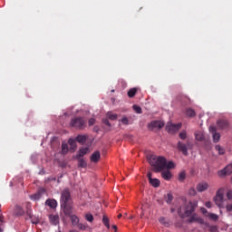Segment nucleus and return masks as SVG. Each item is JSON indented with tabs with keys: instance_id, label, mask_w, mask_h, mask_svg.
<instances>
[{
	"instance_id": "37",
	"label": "nucleus",
	"mask_w": 232,
	"mask_h": 232,
	"mask_svg": "<svg viewBox=\"0 0 232 232\" xmlns=\"http://www.w3.org/2000/svg\"><path fill=\"white\" fill-rule=\"evenodd\" d=\"M179 182H184L186 180V172L182 171L179 174Z\"/></svg>"
},
{
	"instance_id": "25",
	"label": "nucleus",
	"mask_w": 232,
	"mask_h": 232,
	"mask_svg": "<svg viewBox=\"0 0 232 232\" xmlns=\"http://www.w3.org/2000/svg\"><path fill=\"white\" fill-rule=\"evenodd\" d=\"M207 218L210 220H213L214 222H217V220H218V215L213 213L208 214Z\"/></svg>"
},
{
	"instance_id": "16",
	"label": "nucleus",
	"mask_w": 232,
	"mask_h": 232,
	"mask_svg": "<svg viewBox=\"0 0 232 232\" xmlns=\"http://www.w3.org/2000/svg\"><path fill=\"white\" fill-rule=\"evenodd\" d=\"M218 126L221 130H226V128H227L229 126V123L227 122V121L219 120V121H218Z\"/></svg>"
},
{
	"instance_id": "13",
	"label": "nucleus",
	"mask_w": 232,
	"mask_h": 232,
	"mask_svg": "<svg viewBox=\"0 0 232 232\" xmlns=\"http://www.w3.org/2000/svg\"><path fill=\"white\" fill-rule=\"evenodd\" d=\"M194 135H195L196 140H198L199 142H202V140H204L205 139L204 131L202 130H196Z\"/></svg>"
},
{
	"instance_id": "4",
	"label": "nucleus",
	"mask_w": 232,
	"mask_h": 232,
	"mask_svg": "<svg viewBox=\"0 0 232 232\" xmlns=\"http://www.w3.org/2000/svg\"><path fill=\"white\" fill-rule=\"evenodd\" d=\"M71 198L70 190L64 189L61 196V208H65L68 206V202H70Z\"/></svg>"
},
{
	"instance_id": "45",
	"label": "nucleus",
	"mask_w": 232,
	"mask_h": 232,
	"mask_svg": "<svg viewBox=\"0 0 232 232\" xmlns=\"http://www.w3.org/2000/svg\"><path fill=\"white\" fill-rule=\"evenodd\" d=\"M226 210H227V213H231V211H232V203L227 204Z\"/></svg>"
},
{
	"instance_id": "3",
	"label": "nucleus",
	"mask_w": 232,
	"mask_h": 232,
	"mask_svg": "<svg viewBox=\"0 0 232 232\" xmlns=\"http://www.w3.org/2000/svg\"><path fill=\"white\" fill-rule=\"evenodd\" d=\"M71 126L76 130H84L86 128V120L82 117H75L71 121Z\"/></svg>"
},
{
	"instance_id": "34",
	"label": "nucleus",
	"mask_w": 232,
	"mask_h": 232,
	"mask_svg": "<svg viewBox=\"0 0 232 232\" xmlns=\"http://www.w3.org/2000/svg\"><path fill=\"white\" fill-rule=\"evenodd\" d=\"M31 200H39L41 198V192H37L30 196Z\"/></svg>"
},
{
	"instance_id": "55",
	"label": "nucleus",
	"mask_w": 232,
	"mask_h": 232,
	"mask_svg": "<svg viewBox=\"0 0 232 232\" xmlns=\"http://www.w3.org/2000/svg\"><path fill=\"white\" fill-rule=\"evenodd\" d=\"M122 217V214L118 215V218H121Z\"/></svg>"
},
{
	"instance_id": "49",
	"label": "nucleus",
	"mask_w": 232,
	"mask_h": 232,
	"mask_svg": "<svg viewBox=\"0 0 232 232\" xmlns=\"http://www.w3.org/2000/svg\"><path fill=\"white\" fill-rule=\"evenodd\" d=\"M94 124H95V119L91 118V119L89 120V126H93Z\"/></svg>"
},
{
	"instance_id": "9",
	"label": "nucleus",
	"mask_w": 232,
	"mask_h": 232,
	"mask_svg": "<svg viewBox=\"0 0 232 232\" xmlns=\"http://www.w3.org/2000/svg\"><path fill=\"white\" fill-rule=\"evenodd\" d=\"M208 188H209V184H208V182L206 181L199 182L196 187V189L197 191H198V193H203V191H208Z\"/></svg>"
},
{
	"instance_id": "26",
	"label": "nucleus",
	"mask_w": 232,
	"mask_h": 232,
	"mask_svg": "<svg viewBox=\"0 0 232 232\" xmlns=\"http://www.w3.org/2000/svg\"><path fill=\"white\" fill-rule=\"evenodd\" d=\"M68 143L71 146V150H75V148H77V143L75 142V140L69 139Z\"/></svg>"
},
{
	"instance_id": "1",
	"label": "nucleus",
	"mask_w": 232,
	"mask_h": 232,
	"mask_svg": "<svg viewBox=\"0 0 232 232\" xmlns=\"http://www.w3.org/2000/svg\"><path fill=\"white\" fill-rule=\"evenodd\" d=\"M149 162L153 166L156 173L163 171V169H173V168H175L173 161H168V160L162 156H150L149 157Z\"/></svg>"
},
{
	"instance_id": "44",
	"label": "nucleus",
	"mask_w": 232,
	"mask_h": 232,
	"mask_svg": "<svg viewBox=\"0 0 232 232\" xmlns=\"http://www.w3.org/2000/svg\"><path fill=\"white\" fill-rule=\"evenodd\" d=\"M121 121L122 122V124H124L125 126H128V124H130V121L128 120L127 117H123Z\"/></svg>"
},
{
	"instance_id": "43",
	"label": "nucleus",
	"mask_w": 232,
	"mask_h": 232,
	"mask_svg": "<svg viewBox=\"0 0 232 232\" xmlns=\"http://www.w3.org/2000/svg\"><path fill=\"white\" fill-rule=\"evenodd\" d=\"M78 228L81 229L82 231H85V229H88V226L80 223L78 224Z\"/></svg>"
},
{
	"instance_id": "52",
	"label": "nucleus",
	"mask_w": 232,
	"mask_h": 232,
	"mask_svg": "<svg viewBox=\"0 0 232 232\" xmlns=\"http://www.w3.org/2000/svg\"><path fill=\"white\" fill-rule=\"evenodd\" d=\"M148 179H149V182H150L151 179H153V178H151V173H150V172L148 173Z\"/></svg>"
},
{
	"instance_id": "58",
	"label": "nucleus",
	"mask_w": 232,
	"mask_h": 232,
	"mask_svg": "<svg viewBox=\"0 0 232 232\" xmlns=\"http://www.w3.org/2000/svg\"><path fill=\"white\" fill-rule=\"evenodd\" d=\"M112 92H115L114 90L111 91Z\"/></svg>"
},
{
	"instance_id": "11",
	"label": "nucleus",
	"mask_w": 232,
	"mask_h": 232,
	"mask_svg": "<svg viewBox=\"0 0 232 232\" xmlns=\"http://www.w3.org/2000/svg\"><path fill=\"white\" fill-rule=\"evenodd\" d=\"M189 223L197 222L198 224H204V219L202 218L198 217L197 214H194L190 217L188 219Z\"/></svg>"
},
{
	"instance_id": "59",
	"label": "nucleus",
	"mask_w": 232,
	"mask_h": 232,
	"mask_svg": "<svg viewBox=\"0 0 232 232\" xmlns=\"http://www.w3.org/2000/svg\"><path fill=\"white\" fill-rule=\"evenodd\" d=\"M0 208H1V205H0Z\"/></svg>"
},
{
	"instance_id": "5",
	"label": "nucleus",
	"mask_w": 232,
	"mask_h": 232,
	"mask_svg": "<svg viewBox=\"0 0 232 232\" xmlns=\"http://www.w3.org/2000/svg\"><path fill=\"white\" fill-rule=\"evenodd\" d=\"M182 128V123L173 124V123H168L166 126V130L169 133H177L179 130Z\"/></svg>"
},
{
	"instance_id": "40",
	"label": "nucleus",
	"mask_w": 232,
	"mask_h": 232,
	"mask_svg": "<svg viewBox=\"0 0 232 232\" xmlns=\"http://www.w3.org/2000/svg\"><path fill=\"white\" fill-rule=\"evenodd\" d=\"M133 110L136 113H142V108H140V106L139 105H133Z\"/></svg>"
},
{
	"instance_id": "2",
	"label": "nucleus",
	"mask_w": 232,
	"mask_h": 232,
	"mask_svg": "<svg viewBox=\"0 0 232 232\" xmlns=\"http://www.w3.org/2000/svg\"><path fill=\"white\" fill-rule=\"evenodd\" d=\"M198 206V201L194 202H188L183 208H180L178 210V213L181 218H186V217H191L193 213L195 212V209H197V207Z\"/></svg>"
},
{
	"instance_id": "36",
	"label": "nucleus",
	"mask_w": 232,
	"mask_h": 232,
	"mask_svg": "<svg viewBox=\"0 0 232 232\" xmlns=\"http://www.w3.org/2000/svg\"><path fill=\"white\" fill-rule=\"evenodd\" d=\"M137 93V89L136 88H132L128 92V96L129 97H135V94Z\"/></svg>"
},
{
	"instance_id": "7",
	"label": "nucleus",
	"mask_w": 232,
	"mask_h": 232,
	"mask_svg": "<svg viewBox=\"0 0 232 232\" xmlns=\"http://www.w3.org/2000/svg\"><path fill=\"white\" fill-rule=\"evenodd\" d=\"M191 148V143L187 142L184 143L182 141L178 142V150L179 151H181L183 155H188V150Z\"/></svg>"
},
{
	"instance_id": "23",
	"label": "nucleus",
	"mask_w": 232,
	"mask_h": 232,
	"mask_svg": "<svg viewBox=\"0 0 232 232\" xmlns=\"http://www.w3.org/2000/svg\"><path fill=\"white\" fill-rule=\"evenodd\" d=\"M149 182L153 188H159L160 186V180L159 179H152Z\"/></svg>"
},
{
	"instance_id": "39",
	"label": "nucleus",
	"mask_w": 232,
	"mask_h": 232,
	"mask_svg": "<svg viewBox=\"0 0 232 232\" xmlns=\"http://www.w3.org/2000/svg\"><path fill=\"white\" fill-rule=\"evenodd\" d=\"M188 195H190V197H196L197 195V189H195V188H190L188 189Z\"/></svg>"
},
{
	"instance_id": "41",
	"label": "nucleus",
	"mask_w": 232,
	"mask_h": 232,
	"mask_svg": "<svg viewBox=\"0 0 232 232\" xmlns=\"http://www.w3.org/2000/svg\"><path fill=\"white\" fill-rule=\"evenodd\" d=\"M166 202L167 204H171V202H173V195H171V193H169L167 195Z\"/></svg>"
},
{
	"instance_id": "54",
	"label": "nucleus",
	"mask_w": 232,
	"mask_h": 232,
	"mask_svg": "<svg viewBox=\"0 0 232 232\" xmlns=\"http://www.w3.org/2000/svg\"><path fill=\"white\" fill-rule=\"evenodd\" d=\"M69 232H79V231H78V230L73 229V230H71V231H69Z\"/></svg>"
},
{
	"instance_id": "42",
	"label": "nucleus",
	"mask_w": 232,
	"mask_h": 232,
	"mask_svg": "<svg viewBox=\"0 0 232 232\" xmlns=\"http://www.w3.org/2000/svg\"><path fill=\"white\" fill-rule=\"evenodd\" d=\"M85 218H86L87 222H93V215H92V214H86Z\"/></svg>"
},
{
	"instance_id": "53",
	"label": "nucleus",
	"mask_w": 232,
	"mask_h": 232,
	"mask_svg": "<svg viewBox=\"0 0 232 232\" xmlns=\"http://www.w3.org/2000/svg\"><path fill=\"white\" fill-rule=\"evenodd\" d=\"M112 229L117 231V227L115 225L112 226Z\"/></svg>"
},
{
	"instance_id": "18",
	"label": "nucleus",
	"mask_w": 232,
	"mask_h": 232,
	"mask_svg": "<svg viewBox=\"0 0 232 232\" xmlns=\"http://www.w3.org/2000/svg\"><path fill=\"white\" fill-rule=\"evenodd\" d=\"M87 153H90V148L88 147H83L80 149L77 157H84Z\"/></svg>"
},
{
	"instance_id": "20",
	"label": "nucleus",
	"mask_w": 232,
	"mask_h": 232,
	"mask_svg": "<svg viewBox=\"0 0 232 232\" xmlns=\"http://www.w3.org/2000/svg\"><path fill=\"white\" fill-rule=\"evenodd\" d=\"M49 219L51 224H53V226H57V224H59V216L51 215L49 217Z\"/></svg>"
},
{
	"instance_id": "22",
	"label": "nucleus",
	"mask_w": 232,
	"mask_h": 232,
	"mask_svg": "<svg viewBox=\"0 0 232 232\" xmlns=\"http://www.w3.org/2000/svg\"><path fill=\"white\" fill-rule=\"evenodd\" d=\"M62 208L67 217H72V207L65 205V207H62Z\"/></svg>"
},
{
	"instance_id": "51",
	"label": "nucleus",
	"mask_w": 232,
	"mask_h": 232,
	"mask_svg": "<svg viewBox=\"0 0 232 232\" xmlns=\"http://www.w3.org/2000/svg\"><path fill=\"white\" fill-rule=\"evenodd\" d=\"M206 208H211V201H208L205 203Z\"/></svg>"
},
{
	"instance_id": "21",
	"label": "nucleus",
	"mask_w": 232,
	"mask_h": 232,
	"mask_svg": "<svg viewBox=\"0 0 232 232\" xmlns=\"http://www.w3.org/2000/svg\"><path fill=\"white\" fill-rule=\"evenodd\" d=\"M87 140H88V136L87 135H78L76 137V140L80 144H84V142H86Z\"/></svg>"
},
{
	"instance_id": "33",
	"label": "nucleus",
	"mask_w": 232,
	"mask_h": 232,
	"mask_svg": "<svg viewBox=\"0 0 232 232\" xmlns=\"http://www.w3.org/2000/svg\"><path fill=\"white\" fill-rule=\"evenodd\" d=\"M78 166H79V168H86V166H87L86 161L83 159H79Z\"/></svg>"
},
{
	"instance_id": "15",
	"label": "nucleus",
	"mask_w": 232,
	"mask_h": 232,
	"mask_svg": "<svg viewBox=\"0 0 232 232\" xmlns=\"http://www.w3.org/2000/svg\"><path fill=\"white\" fill-rule=\"evenodd\" d=\"M214 202L220 208V209L224 208V198H218V196H216L214 198Z\"/></svg>"
},
{
	"instance_id": "29",
	"label": "nucleus",
	"mask_w": 232,
	"mask_h": 232,
	"mask_svg": "<svg viewBox=\"0 0 232 232\" xmlns=\"http://www.w3.org/2000/svg\"><path fill=\"white\" fill-rule=\"evenodd\" d=\"M102 223L104 224L105 227H107V229H110V218H108V217L103 216Z\"/></svg>"
},
{
	"instance_id": "28",
	"label": "nucleus",
	"mask_w": 232,
	"mask_h": 232,
	"mask_svg": "<svg viewBox=\"0 0 232 232\" xmlns=\"http://www.w3.org/2000/svg\"><path fill=\"white\" fill-rule=\"evenodd\" d=\"M69 149H68V143H63L62 144V153L63 155H66L68 153Z\"/></svg>"
},
{
	"instance_id": "56",
	"label": "nucleus",
	"mask_w": 232,
	"mask_h": 232,
	"mask_svg": "<svg viewBox=\"0 0 232 232\" xmlns=\"http://www.w3.org/2000/svg\"><path fill=\"white\" fill-rule=\"evenodd\" d=\"M212 229H214V230L217 229V227H213Z\"/></svg>"
},
{
	"instance_id": "6",
	"label": "nucleus",
	"mask_w": 232,
	"mask_h": 232,
	"mask_svg": "<svg viewBox=\"0 0 232 232\" xmlns=\"http://www.w3.org/2000/svg\"><path fill=\"white\" fill-rule=\"evenodd\" d=\"M161 128H164V123L160 121H153L148 124V129L150 131H153L154 130H160Z\"/></svg>"
},
{
	"instance_id": "12",
	"label": "nucleus",
	"mask_w": 232,
	"mask_h": 232,
	"mask_svg": "<svg viewBox=\"0 0 232 232\" xmlns=\"http://www.w3.org/2000/svg\"><path fill=\"white\" fill-rule=\"evenodd\" d=\"M99 160H101V152L99 150H96L91 156V162L97 164V162H99Z\"/></svg>"
},
{
	"instance_id": "10",
	"label": "nucleus",
	"mask_w": 232,
	"mask_h": 232,
	"mask_svg": "<svg viewBox=\"0 0 232 232\" xmlns=\"http://www.w3.org/2000/svg\"><path fill=\"white\" fill-rule=\"evenodd\" d=\"M232 173V164L227 165L223 169L218 172L219 177H225V175H231Z\"/></svg>"
},
{
	"instance_id": "32",
	"label": "nucleus",
	"mask_w": 232,
	"mask_h": 232,
	"mask_svg": "<svg viewBox=\"0 0 232 232\" xmlns=\"http://www.w3.org/2000/svg\"><path fill=\"white\" fill-rule=\"evenodd\" d=\"M179 139H181V140H186V139H188V132L186 130L179 132Z\"/></svg>"
},
{
	"instance_id": "46",
	"label": "nucleus",
	"mask_w": 232,
	"mask_h": 232,
	"mask_svg": "<svg viewBox=\"0 0 232 232\" xmlns=\"http://www.w3.org/2000/svg\"><path fill=\"white\" fill-rule=\"evenodd\" d=\"M159 222L163 224V226H168V222H166V218H160Z\"/></svg>"
},
{
	"instance_id": "14",
	"label": "nucleus",
	"mask_w": 232,
	"mask_h": 232,
	"mask_svg": "<svg viewBox=\"0 0 232 232\" xmlns=\"http://www.w3.org/2000/svg\"><path fill=\"white\" fill-rule=\"evenodd\" d=\"M161 177L164 180H171V177H173V175L171 174V171L164 170L161 172Z\"/></svg>"
},
{
	"instance_id": "17",
	"label": "nucleus",
	"mask_w": 232,
	"mask_h": 232,
	"mask_svg": "<svg viewBox=\"0 0 232 232\" xmlns=\"http://www.w3.org/2000/svg\"><path fill=\"white\" fill-rule=\"evenodd\" d=\"M27 215L32 222V224H39V218L36 216H34L32 212L27 211Z\"/></svg>"
},
{
	"instance_id": "38",
	"label": "nucleus",
	"mask_w": 232,
	"mask_h": 232,
	"mask_svg": "<svg viewBox=\"0 0 232 232\" xmlns=\"http://www.w3.org/2000/svg\"><path fill=\"white\" fill-rule=\"evenodd\" d=\"M216 197L218 198H224V188H219L218 191H217V194H216Z\"/></svg>"
},
{
	"instance_id": "50",
	"label": "nucleus",
	"mask_w": 232,
	"mask_h": 232,
	"mask_svg": "<svg viewBox=\"0 0 232 232\" xmlns=\"http://www.w3.org/2000/svg\"><path fill=\"white\" fill-rule=\"evenodd\" d=\"M103 124H105L106 126H111V124L110 123V121H108V119L103 120Z\"/></svg>"
},
{
	"instance_id": "31",
	"label": "nucleus",
	"mask_w": 232,
	"mask_h": 232,
	"mask_svg": "<svg viewBox=\"0 0 232 232\" xmlns=\"http://www.w3.org/2000/svg\"><path fill=\"white\" fill-rule=\"evenodd\" d=\"M215 148H216V150L218 151L219 155H224V153H226V150L220 145H216Z\"/></svg>"
},
{
	"instance_id": "8",
	"label": "nucleus",
	"mask_w": 232,
	"mask_h": 232,
	"mask_svg": "<svg viewBox=\"0 0 232 232\" xmlns=\"http://www.w3.org/2000/svg\"><path fill=\"white\" fill-rule=\"evenodd\" d=\"M209 131L212 133L213 142H218L220 140V133L217 132V127L210 125Z\"/></svg>"
},
{
	"instance_id": "35",
	"label": "nucleus",
	"mask_w": 232,
	"mask_h": 232,
	"mask_svg": "<svg viewBox=\"0 0 232 232\" xmlns=\"http://www.w3.org/2000/svg\"><path fill=\"white\" fill-rule=\"evenodd\" d=\"M15 214L16 215H24V210H23V208H21V206L15 207Z\"/></svg>"
},
{
	"instance_id": "47",
	"label": "nucleus",
	"mask_w": 232,
	"mask_h": 232,
	"mask_svg": "<svg viewBox=\"0 0 232 232\" xmlns=\"http://www.w3.org/2000/svg\"><path fill=\"white\" fill-rule=\"evenodd\" d=\"M227 198L228 200H232V190H228V191L227 192Z\"/></svg>"
},
{
	"instance_id": "30",
	"label": "nucleus",
	"mask_w": 232,
	"mask_h": 232,
	"mask_svg": "<svg viewBox=\"0 0 232 232\" xmlns=\"http://www.w3.org/2000/svg\"><path fill=\"white\" fill-rule=\"evenodd\" d=\"M107 117L110 119V121H117L116 113L107 112Z\"/></svg>"
},
{
	"instance_id": "27",
	"label": "nucleus",
	"mask_w": 232,
	"mask_h": 232,
	"mask_svg": "<svg viewBox=\"0 0 232 232\" xmlns=\"http://www.w3.org/2000/svg\"><path fill=\"white\" fill-rule=\"evenodd\" d=\"M187 117H195V111L191 108L186 110Z\"/></svg>"
},
{
	"instance_id": "48",
	"label": "nucleus",
	"mask_w": 232,
	"mask_h": 232,
	"mask_svg": "<svg viewBox=\"0 0 232 232\" xmlns=\"http://www.w3.org/2000/svg\"><path fill=\"white\" fill-rule=\"evenodd\" d=\"M201 213H203L206 217H208V215L210 214L209 212H208V209H206L205 208H201Z\"/></svg>"
},
{
	"instance_id": "19",
	"label": "nucleus",
	"mask_w": 232,
	"mask_h": 232,
	"mask_svg": "<svg viewBox=\"0 0 232 232\" xmlns=\"http://www.w3.org/2000/svg\"><path fill=\"white\" fill-rule=\"evenodd\" d=\"M46 206H49V208H52L53 209H55L57 208V201L55 199H47L45 201Z\"/></svg>"
},
{
	"instance_id": "57",
	"label": "nucleus",
	"mask_w": 232,
	"mask_h": 232,
	"mask_svg": "<svg viewBox=\"0 0 232 232\" xmlns=\"http://www.w3.org/2000/svg\"><path fill=\"white\" fill-rule=\"evenodd\" d=\"M0 232H3V229L0 228Z\"/></svg>"
},
{
	"instance_id": "24",
	"label": "nucleus",
	"mask_w": 232,
	"mask_h": 232,
	"mask_svg": "<svg viewBox=\"0 0 232 232\" xmlns=\"http://www.w3.org/2000/svg\"><path fill=\"white\" fill-rule=\"evenodd\" d=\"M70 218H71V220H72V226H78V224H79V218H78L77 216H75V215H71V216H70Z\"/></svg>"
},
{
	"instance_id": "60",
	"label": "nucleus",
	"mask_w": 232,
	"mask_h": 232,
	"mask_svg": "<svg viewBox=\"0 0 232 232\" xmlns=\"http://www.w3.org/2000/svg\"><path fill=\"white\" fill-rule=\"evenodd\" d=\"M115 232H117V231H115Z\"/></svg>"
}]
</instances>
